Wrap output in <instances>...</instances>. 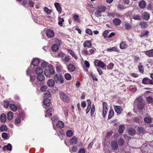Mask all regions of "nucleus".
Segmentation results:
<instances>
[{
  "label": "nucleus",
  "instance_id": "obj_1",
  "mask_svg": "<svg viewBox=\"0 0 153 153\" xmlns=\"http://www.w3.org/2000/svg\"><path fill=\"white\" fill-rule=\"evenodd\" d=\"M106 9V7L103 5H98L96 9V11L94 13V16L97 17H99L102 16V13L105 12Z\"/></svg>",
  "mask_w": 153,
  "mask_h": 153
},
{
  "label": "nucleus",
  "instance_id": "obj_2",
  "mask_svg": "<svg viewBox=\"0 0 153 153\" xmlns=\"http://www.w3.org/2000/svg\"><path fill=\"white\" fill-rule=\"evenodd\" d=\"M142 100V98L141 97H139L136 99V100L138 102L137 107L138 110H139L143 109L145 107V104L141 101Z\"/></svg>",
  "mask_w": 153,
  "mask_h": 153
},
{
  "label": "nucleus",
  "instance_id": "obj_3",
  "mask_svg": "<svg viewBox=\"0 0 153 153\" xmlns=\"http://www.w3.org/2000/svg\"><path fill=\"white\" fill-rule=\"evenodd\" d=\"M59 95L60 98L63 101L66 102H69V99L64 93L62 92L60 93Z\"/></svg>",
  "mask_w": 153,
  "mask_h": 153
},
{
  "label": "nucleus",
  "instance_id": "obj_4",
  "mask_svg": "<svg viewBox=\"0 0 153 153\" xmlns=\"http://www.w3.org/2000/svg\"><path fill=\"white\" fill-rule=\"evenodd\" d=\"M46 34L48 38L53 37L54 36V33L53 31L51 29L47 30L46 31Z\"/></svg>",
  "mask_w": 153,
  "mask_h": 153
},
{
  "label": "nucleus",
  "instance_id": "obj_5",
  "mask_svg": "<svg viewBox=\"0 0 153 153\" xmlns=\"http://www.w3.org/2000/svg\"><path fill=\"white\" fill-rule=\"evenodd\" d=\"M2 149L4 151H5L6 150L11 151L12 149V146L11 144L8 143L7 145L4 146L3 147Z\"/></svg>",
  "mask_w": 153,
  "mask_h": 153
},
{
  "label": "nucleus",
  "instance_id": "obj_6",
  "mask_svg": "<svg viewBox=\"0 0 153 153\" xmlns=\"http://www.w3.org/2000/svg\"><path fill=\"white\" fill-rule=\"evenodd\" d=\"M145 54L149 57H153V49L144 51Z\"/></svg>",
  "mask_w": 153,
  "mask_h": 153
},
{
  "label": "nucleus",
  "instance_id": "obj_7",
  "mask_svg": "<svg viewBox=\"0 0 153 153\" xmlns=\"http://www.w3.org/2000/svg\"><path fill=\"white\" fill-rule=\"evenodd\" d=\"M143 19L144 20H148L150 17L149 13L147 12H145L142 14Z\"/></svg>",
  "mask_w": 153,
  "mask_h": 153
},
{
  "label": "nucleus",
  "instance_id": "obj_8",
  "mask_svg": "<svg viewBox=\"0 0 153 153\" xmlns=\"http://www.w3.org/2000/svg\"><path fill=\"white\" fill-rule=\"evenodd\" d=\"M146 4V2L143 0L140 1L139 3V6L141 8H144L145 7Z\"/></svg>",
  "mask_w": 153,
  "mask_h": 153
},
{
  "label": "nucleus",
  "instance_id": "obj_9",
  "mask_svg": "<svg viewBox=\"0 0 153 153\" xmlns=\"http://www.w3.org/2000/svg\"><path fill=\"white\" fill-rule=\"evenodd\" d=\"M54 5L56 9L57 10L58 12L60 13L62 11V8L60 4L58 3H55Z\"/></svg>",
  "mask_w": 153,
  "mask_h": 153
},
{
  "label": "nucleus",
  "instance_id": "obj_10",
  "mask_svg": "<svg viewBox=\"0 0 153 153\" xmlns=\"http://www.w3.org/2000/svg\"><path fill=\"white\" fill-rule=\"evenodd\" d=\"M47 85L50 87H53L55 85V81L53 79H50L48 81Z\"/></svg>",
  "mask_w": 153,
  "mask_h": 153
},
{
  "label": "nucleus",
  "instance_id": "obj_11",
  "mask_svg": "<svg viewBox=\"0 0 153 153\" xmlns=\"http://www.w3.org/2000/svg\"><path fill=\"white\" fill-rule=\"evenodd\" d=\"M114 108L115 111L117 113H120L122 111L121 107L120 106H115Z\"/></svg>",
  "mask_w": 153,
  "mask_h": 153
},
{
  "label": "nucleus",
  "instance_id": "obj_12",
  "mask_svg": "<svg viewBox=\"0 0 153 153\" xmlns=\"http://www.w3.org/2000/svg\"><path fill=\"white\" fill-rule=\"evenodd\" d=\"M121 22V20L118 18H115L113 20V23L116 25L118 26L120 25Z\"/></svg>",
  "mask_w": 153,
  "mask_h": 153
},
{
  "label": "nucleus",
  "instance_id": "obj_13",
  "mask_svg": "<svg viewBox=\"0 0 153 153\" xmlns=\"http://www.w3.org/2000/svg\"><path fill=\"white\" fill-rule=\"evenodd\" d=\"M68 69L70 72H73L75 69V67L72 64H71L68 66Z\"/></svg>",
  "mask_w": 153,
  "mask_h": 153
},
{
  "label": "nucleus",
  "instance_id": "obj_14",
  "mask_svg": "<svg viewBox=\"0 0 153 153\" xmlns=\"http://www.w3.org/2000/svg\"><path fill=\"white\" fill-rule=\"evenodd\" d=\"M144 120L147 123H151L152 122V119L150 117L146 116L144 118Z\"/></svg>",
  "mask_w": 153,
  "mask_h": 153
},
{
  "label": "nucleus",
  "instance_id": "obj_15",
  "mask_svg": "<svg viewBox=\"0 0 153 153\" xmlns=\"http://www.w3.org/2000/svg\"><path fill=\"white\" fill-rule=\"evenodd\" d=\"M91 42L89 41L86 40L83 43V46L84 48H89L91 46Z\"/></svg>",
  "mask_w": 153,
  "mask_h": 153
},
{
  "label": "nucleus",
  "instance_id": "obj_16",
  "mask_svg": "<svg viewBox=\"0 0 153 153\" xmlns=\"http://www.w3.org/2000/svg\"><path fill=\"white\" fill-rule=\"evenodd\" d=\"M39 63V59H34L32 62V65L34 66H38Z\"/></svg>",
  "mask_w": 153,
  "mask_h": 153
},
{
  "label": "nucleus",
  "instance_id": "obj_17",
  "mask_svg": "<svg viewBox=\"0 0 153 153\" xmlns=\"http://www.w3.org/2000/svg\"><path fill=\"white\" fill-rule=\"evenodd\" d=\"M69 142L72 145L76 144L77 143V139L74 137L70 139Z\"/></svg>",
  "mask_w": 153,
  "mask_h": 153
},
{
  "label": "nucleus",
  "instance_id": "obj_18",
  "mask_svg": "<svg viewBox=\"0 0 153 153\" xmlns=\"http://www.w3.org/2000/svg\"><path fill=\"white\" fill-rule=\"evenodd\" d=\"M51 102L50 100L48 98H45L43 100L44 104L47 106H48L50 105Z\"/></svg>",
  "mask_w": 153,
  "mask_h": 153
},
{
  "label": "nucleus",
  "instance_id": "obj_19",
  "mask_svg": "<svg viewBox=\"0 0 153 153\" xmlns=\"http://www.w3.org/2000/svg\"><path fill=\"white\" fill-rule=\"evenodd\" d=\"M127 47V45L125 42H123L120 45V48L122 49H124Z\"/></svg>",
  "mask_w": 153,
  "mask_h": 153
},
{
  "label": "nucleus",
  "instance_id": "obj_20",
  "mask_svg": "<svg viewBox=\"0 0 153 153\" xmlns=\"http://www.w3.org/2000/svg\"><path fill=\"white\" fill-rule=\"evenodd\" d=\"M51 48L53 51L56 52L58 51L59 47L58 45L56 44H54L52 46Z\"/></svg>",
  "mask_w": 153,
  "mask_h": 153
},
{
  "label": "nucleus",
  "instance_id": "obj_21",
  "mask_svg": "<svg viewBox=\"0 0 153 153\" xmlns=\"http://www.w3.org/2000/svg\"><path fill=\"white\" fill-rule=\"evenodd\" d=\"M111 146L113 149L116 150L118 148V144L116 142L114 141L112 142Z\"/></svg>",
  "mask_w": 153,
  "mask_h": 153
},
{
  "label": "nucleus",
  "instance_id": "obj_22",
  "mask_svg": "<svg viewBox=\"0 0 153 153\" xmlns=\"http://www.w3.org/2000/svg\"><path fill=\"white\" fill-rule=\"evenodd\" d=\"M64 123L62 121H59L56 123V126L58 128H62L64 126Z\"/></svg>",
  "mask_w": 153,
  "mask_h": 153
},
{
  "label": "nucleus",
  "instance_id": "obj_23",
  "mask_svg": "<svg viewBox=\"0 0 153 153\" xmlns=\"http://www.w3.org/2000/svg\"><path fill=\"white\" fill-rule=\"evenodd\" d=\"M133 18L134 20H140L141 19V16L140 15L134 14L133 15Z\"/></svg>",
  "mask_w": 153,
  "mask_h": 153
},
{
  "label": "nucleus",
  "instance_id": "obj_24",
  "mask_svg": "<svg viewBox=\"0 0 153 153\" xmlns=\"http://www.w3.org/2000/svg\"><path fill=\"white\" fill-rule=\"evenodd\" d=\"M125 28L127 30H130L132 27L131 25L128 22H126L125 24Z\"/></svg>",
  "mask_w": 153,
  "mask_h": 153
},
{
  "label": "nucleus",
  "instance_id": "obj_25",
  "mask_svg": "<svg viewBox=\"0 0 153 153\" xmlns=\"http://www.w3.org/2000/svg\"><path fill=\"white\" fill-rule=\"evenodd\" d=\"M37 79L40 81H44L45 79V76L42 74H39L37 76Z\"/></svg>",
  "mask_w": 153,
  "mask_h": 153
},
{
  "label": "nucleus",
  "instance_id": "obj_26",
  "mask_svg": "<svg viewBox=\"0 0 153 153\" xmlns=\"http://www.w3.org/2000/svg\"><path fill=\"white\" fill-rule=\"evenodd\" d=\"M13 117V114L12 112L9 111L7 114V119L8 120H12Z\"/></svg>",
  "mask_w": 153,
  "mask_h": 153
},
{
  "label": "nucleus",
  "instance_id": "obj_27",
  "mask_svg": "<svg viewBox=\"0 0 153 153\" xmlns=\"http://www.w3.org/2000/svg\"><path fill=\"white\" fill-rule=\"evenodd\" d=\"M68 51L70 53L72 56L75 58V59H78L77 56L74 53V52L71 49H68Z\"/></svg>",
  "mask_w": 153,
  "mask_h": 153
},
{
  "label": "nucleus",
  "instance_id": "obj_28",
  "mask_svg": "<svg viewBox=\"0 0 153 153\" xmlns=\"http://www.w3.org/2000/svg\"><path fill=\"white\" fill-rule=\"evenodd\" d=\"M6 116L4 114H2L1 116L0 120L1 122L4 123L6 120Z\"/></svg>",
  "mask_w": 153,
  "mask_h": 153
},
{
  "label": "nucleus",
  "instance_id": "obj_29",
  "mask_svg": "<svg viewBox=\"0 0 153 153\" xmlns=\"http://www.w3.org/2000/svg\"><path fill=\"white\" fill-rule=\"evenodd\" d=\"M118 131L120 133H123L124 130H125L124 126L123 125H121L119 126V127Z\"/></svg>",
  "mask_w": 153,
  "mask_h": 153
},
{
  "label": "nucleus",
  "instance_id": "obj_30",
  "mask_svg": "<svg viewBox=\"0 0 153 153\" xmlns=\"http://www.w3.org/2000/svg\"><path fill=\"white\" fill-rule=\"evenodd\" d=\"M36 74H40L43 72V70L40 67H38L36 69Z\"/></svg>",
  "mask_w": 153,
  "mask_h": 153
},
{
  "label": "nucleus",
  "instance_id": "obj_31",
  "mask_svg": "<svg viewBox=\"0 0 153 153\" xmlns=\"http://www.w3.org/2000/svg\"><path fill=\"white\" fill-rule=\"evenodd\" d=\"M140 25L141 28H146L148 26V24L147 22H140Z\"/></svg>",
  "mask_w": 153,
  "mask_h": 153
},
{
  "label": "nucleus",
  "instance_id": "obj_32",
  "mask_svg": "<svg viewBox=\"0 0 153 153\" xmlns=\"http://www.w3.org/2000/svg\"><path fill=\"white\" fill-rule=\"evenodd\" d=\"M54 41L55 44L58 45V46H60L62 44V42L61 40L58 39H54Z\"/></svg>",
  "mask_w": 153,
  "mask_h": 153
},
{
  "label": "nucleus",
  "instance_id": "obj_33",
  "mask_svg": "<svg viewBox=\"0 0 153 153\" xmlns=\"http://www.w3.org/2000/svg\"><path fill=\"white\" fill-rule=\"evenodd\" d=\"M149 79L146 77L143 78L142 80V83L144 84H149Z\"/></svg>",
  "mask_w": 153,
  "mask_h": 153
},
{
  "label": "nucleus",
  "instance_id": "obj_34",
  "mask_svg": "<svg viewBox=\"0 0 153 153\" xmlns=\"http://www.w3.org/2000/svg\"><path fill=\"white\" fill-rule=\"evenodd\" d=\"M114 115V112L113 111L112 109H110L109 110L108 115V118L110 119H111Z\"/></svg>",
  "mask_w": 153,
  "mask_h": 153
},
{
  "label": "nucleus",
  "instance_id": "obj_35",
  "mask_svg": "<svg viewBox=\"0 0 153 153\" xmlns=\"http://www.w3.org/2000/svg\"><path fill=\"white\" fill-rule=\"evenodd\" d=\"M128 133L131 135H133L135 133L136 131L134 129L132 128H130L128 130Z\"/></svg>",
  "mask_w": 153,
  "mask_h": 153
},
{
  "label": "nucleus",
  "instance_id": "obj_36",
  "mask_svg": "<svg viewBox=\"0 0 153 153\" xmlns=\"http://www.w3.org/2000/svg\"><path fill=\"white\" fill-rule=\"evenodd\" d=\"M10 107L11 110L13 111H15L17 110L16 107L14 104H10Z\"/></svg>",
  "mask_w": 153,
  "mask_h": 153
},
{
  "label": "nucleus",
  "instance_id": "obj_37",
  "mask_svg": "<svg viewBox=\"0 0 153 153\" xmlns=\"http://www.w3.org/2000/svg\"><path fill=\"white\" fill-rule=\"evenodd\" d=\"M66 134L67 137H71L73 135V132L71 130H69L67 131Z\"/></svg>",
  "mask_w": 153,
  "mask_h": 153
},
{
  "label": "nucleus",
  "instance_id": "obj_38",
  "mask_svg": "<svg viewBox=\"0 0 153 153\" xmlns=\"http://www.w3.org/2000/svg\"><path fill=\"white\" fill-rule=\"evenodd\" d=\"M107 51L108 52H112L113 51H117L118 50L115 47H113L110 48H108Z\"/></svg>",
  "mask_w": 153,
  "mask_h": 153
},
{
  "label": "nucleus",
  "instance_id": "obj_39",
  "mask_svg": "<svg viewBox=\"0 0 153 153\" xmlns=\"http://www.w3.org/2000/svg\"><path fill=\"white\" fill-rule=\"evenodd\" d=\"M44 11L47 15H49L51 14L52 11L51 10L48 9L47 7H45L44 9Z\"/></svg>",
  "mask_w": 153,
  "mask_h": 153
},
{
  "label": "nucleus",
  "instance_id": "obj_40",
  "mask_svg": "<svg viewBox=\"0 0 153 153\" xmlns=\"http://www.w3.org/2000/svg\"><path fill=\"white\" fill-rule=\"evenodd\" d=\"M7 130V127L6 125H2L0 128L1 131H6Z\"/></svg>",
  "mask_w": 153,
  "mask_h": 153
},
{
  "label": "nucleus",
  "instance_id": "obj_41",
  "mask_svg": "<svg viewBox=\"0 0 153 153\" xmlns=\"http://www.w3.org/2000/svg\"><path fill=\"white\" fill-rule=\"evenodd\" d=\"M146 99L149 103H151L153 102V98L150 96L147 97Z\"/></svg>",
  "mask_w": 153,
  "mask_h": 153
},
{
  "label": "nucleus",
  "instance_id": "obj_42",
  "mask_svg": "<svg viewBox=\"0 0 153 153\" xmlns=\"http://www.w3.org/2000/svg\"><path fill=\"white\" fill-rule=\"evenodd\" d=\"M97 65L99 67L102 68L105 67V65L102 62L100 61L98 62L97 64Z\"/></svg>",
  "mask_w": 153,
  "mask_h": 153
},
{
  "label": "nucleus",
  "instance_id": "obj_43",
  "mask_svg": "<svg viewBox=\"0 0 153 153\" xmlns=\"http://www.w3.org/2000/svg\"><path fill=\"white\" fill-rule=\"evenodd\" d=\"M44 74L45 75L48 77H49L51 76L50 72L49 69H46L44 71Z\"/></svg>",
  "mask_w": 153,
  "mask_h": 153
},
{
  "label": "nucleus",
  "instance_id": "obj_44",
  "mask_svg": "<svg viewBox=\"0 0 153 153\" xmlns=\"http://www.w3.org/2000/svg\"><path fill=\"white\" fill-rule=\"evenodd\" d=\"M59 78L60 76H59L57 74H55L54 76V79L56 83L58 82Z\"/></svg>",
  "mask_w": 153,
  "mask_h": 153
},
{
  "label": "nucleus",
  "instance_id": "obj_45",
  "mask_svg": "<svg viewBox=\"0 0 153 153\" xmlns=\"http://www.w3.org/2000/svg\"><path fill=\"white\" fill-rule=\"evenodd\" d=\"M4 106L5 108H7L8 107L9 104V102L7 100H4L3 101Z\"/></svg>",
  "mask_w": 153,
  "mask_h": 153
},
{
  "label": "nucleus",
  "instance_id": "obj_46",
  "mask_svg": "<svg viewBox=\"0 0 153 153\" xmlns=\"http://www.w3.org/2000/svg\"><path fill=\"white\" fill-rule=\"evenodd\" d=\"M118 143L119 146H121L123 145L124 141L123 139L120 138L118 140Z\"/></svg>",
  "mask_w": 153,
  "mask_h": 153
},
{
  "label": "nucleus",
  "instance_id": "obj_47",
  "mask_svg": "<svg viewBox=\"0 0 153 153\" xmlns=\"http://www.w3.org/2000/svg\"><path fill=\"white\" fill-rule=\"evenodd\" d=\"M114 65L112 63H110L107 65V68L108 69L111 70L113 69Z\"/></svg>",
  "mask_w": 153,
  "mask_h": 153
},
{
  "label": "nucleus",
  "instance_id": "obj_48",
  "mask_svg": "<svg viewBox=\"0 0 153 153\" xmlns=\"http://www.w3.org/2000/svg\"><path fill=\"white\" fill-rule=\"evenodd\" d=\"M47 88L48 87L47 85H43L41 88L40 90L41 91L45 92L47 90Z\"/></svg>",
  "mask_w": 153,
  "mask_h": 153
},
{
  "label": "nucleus",
  "instance_id": "obj_49",
  "mask_svg": "<svg viewBox=\"0 0 153 153\" xmlns=\"http://www.w3.org/2000/svg\"><path fill=\"white\" fill-rule=\"evenodd\" d=\"M64 56V53L62 52H59L56 57L58 58H62Z\"/></svg>",
  "mask_w": 153,
  "mask_h": 153
},
{
  "label": "nucleus",
  "instance_id": "obj_50",
  "mask_svg": "<svg viewBox=\"0 0 153 153\" xmlns=\"http://www.w3.org/2000/svg\"><path fill=\"white\" fill-rule=\"evenodd\" d=\"M64 21L63 18H59V19L58 24L59 25L62 26V22Z\"/></svg>",
  "mask_w": 153,
  "mask_h": 153
},
{
  "label": "nucleus",
  "instance_id": "obj_51",
  "mask_svg": "<svg viewBox=\"0 0 153 153\" xmlns=\"http://www.w3.org/2000/svg\"><path fill=\"white\" fill-rule=\"evenodd\" d=\"M95 111V107H94V105H93V106H92V107L91 108V116H92Z\"/></svg>",
  "mask_w": 153,
  "mask_h": 153
},
{
  "label": "nucleus",
  "instance_id": "obj_52",
  "mask_svg": "<svg viewBox=\"0 0 153 153\" xmlns=\"http://www.w3.org/2000/svg\"><path fill=\"white\" fill-rule=\"evenodd\" d=\"M65 77L66 79L69 80L71 79V76L69 74L66 73L65 75Z\"/></svg>",
  "mask_w": 153,
  "mask_h": 153
},
{
  "label": "nucleus",
  "instance_id": "obj_53",
  "mask_svg": "<svg viewBox=\"0 0 153 153\" xmlns=\"http://www.w3.org/2000/svg\"><path fill=\"white\" fill-rule=\"evenodd\" d=\"M138 68L139 71L141 73H143V67L142 65H139L138 66Z\"/></svg>",
  "mask_w": 153,
  "mask_h": 153
},
{
  "label": "nucleus",
  "instance_id": "obj_54",
  "mask_svg": "<svg viewBox=\"0 0 153 153\" xmlns=\"http://www.w3.org/2000/svg\"><path fill=\"white\" fill-rule=\"evenodd\" d=\"M1 136L2 138L4 139H6L7 138L8 134L7 133L4 132L2 134Z\"/></svg>",
  "mask_w": 153,
  "mask_h": 153
},
{
  "label": "nucleus",
  "instance_id": "obj_55",
  "mask_svg": "<svg viewBox=\"0 0 153 153\" xmlns=\"http://www.w3.org/2000/svg\"><path fill=\"white\" fill-rule=\"evenodd\" d=\"M85 32L86 33L92 35V32L91 30L89 29H87L86 30Z\"/></svg>",
  "mask_w": 153,
  "mask_h": 153
},
{
  "label": "nucleus",
  "instance_id": "obj_56",
  "mask_svg": "<svg viewBox=\"0 0 153 153\" xmlns=\"http://www.w3.org/2000/svg\"><path fill=\"white\" fill-rule=\"evenodd\" d=\"M34 0H30L29 1V5L31 7H33L34 4Z\"/></svg>",
  "mask_w": 153,
  "mask_h": 153
},
{
  "label": "nucleus",
  "instance_id": "obj_57",
  "mask_svg": "<svg viewBox=\"0 0 153 153\" xmlns=\"http://www.w3.org/2000/svg\"><path fill=\"white\" fill-rule=\"evenodd\" d=\"M20 119L18 118H16L15 120V122L16 125L19 124L20 123Z\"/></svg>",
  "mask_w": 153,
  "mask_h": 153
},
{
  "label": "nucleus",
  "instance_id": "obj_58",
  "mask_svg": "<svg viewBox=\"0 0 153 153\" xmlns=\"http://www.w3.org/2000/svg\"><path fill=\"white\" fill-rule=\"evenodd\" d=\"M47 65V63L46 62H43L41 64V66L43 68H46Z\"/></svg>",
  "mask_w": 153,
  "mask_h": 153
},
{
  "label": "nucleus",
  "instance_id": "obj_59",
  "mask_svg": "<svg viewBox=\"0 0 153 153\" xmlns=\"http://www.w3.org/2000/svg\"><path fill=\"white\" fill-rule=\"evenodd\" d=\"M70 58L69 56H66L64 59V60L66 62H68L70 61Z\"/></svg>",
  "mask_w": 153,
  "mask_h": 153
},
{
  "label": "nucleus",
  "instance_id": "obj_60",
  "mask_svg": "<svg viewBox=\"0 0 153 153\" xmlns=\"http://www.w3.org/2000/svg\"><path fill=\"white\" fill-rule=\"evenodd\" d=\"M103 105V109H108L107 108V103L105 102H103L102 104Z\"/></svg>",
  "mask_w": 153,
  "mask_h": 153
},
{
  "label": "nucleus",
  "instance_id": "obj_61",
  "mask_svg": "<svg viewBox=\"0 0 153 153\" xmlns=\"http://www.w3.org/2000/svg\"><path fill=\"white\" fill-rule=\"evenodd\" d=\"M108 33V30H106L105 31L103 34V36L105 38L108 37L107 34Z\"/></svg>",
  "mask_w": 153,
  "mask_h": 153
},
{
  "label": "nucleus",
  "instance_id": "obj_62",
  "mask_svg": "<svg viewBox=\"0 0 153 153\" xmlns=\"http://www.w3.org/2000/svg\"><path fill=\"white\" fill-rule=\"evenodd\" d=\"M44 97H49L51 96V94L49 91H48L46 93H44Z\"/></svg>",
  "mask_w": 153,
  "mask_h": 153
},
{
  "label": "nucleus",
  "instance_id": "obj_63",
  "mask_svg": "<svg viewBox=\"0 0 153 153\" xmlns=\"http://www.w3.org/2000/svg\"><path fill=\"white\" fill-rule=\"evenodd\" d=\"M115 13H109L108 14V16L109 17H115Z\"/></svg>",
  "mask_w": 153,
  "mask_h": 153
},
{
  "label": "nucleus",
  "instance_id": "obj_64",
  "mask_svg": "<svg viewBox=\"0 0 153 153\" xmlns=\"http://www.w3.org/2000/svg\"><path fill=\"white\" fill-rule=\"evenodd\" d=\"M77 148L76 146H73L71 149L72 151L74 152H76L77 150Z\"/></svg>",
  "mask_w": 153,
  "mask_h": 153
}]
</instances>
